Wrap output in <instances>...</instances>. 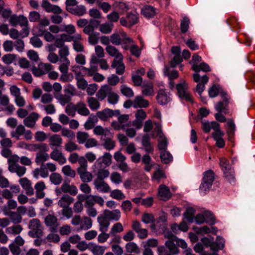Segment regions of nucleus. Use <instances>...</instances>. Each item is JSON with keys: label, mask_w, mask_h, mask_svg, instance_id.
I'll use <instances>...</instances> for the list:
<instances>
[{"label": "nucleus", "mask_w": 255, "mask_h": 255, "mask_svg": "<svg viewBox=\"0 0 255 255\" xmlns=\"http://www.w3.org/2000/svg\"><path fill=\"white\" fill-rule=\"evenodd\" d=\"M108 97V101L109 103L115 105L119 101L118 95L114 92L111 87L107 85L101 87L96 94V97L99 101H102Z\"/></svg>", "instance_id": "f257e3e1"}, {"label": "nucleus", "mask_w": 255, "mask_h": 255, "mask_svg": "<svg viewBox=\"0 0 255 255\" xmlns=\"http://www.w3.org/2000/svg\"><path fill=\"white\" fill-rule=\"evenodd\" d=\"M111 42L116 45H122V48L128 50L129 48V44L133 42V40L129 37L126 33L121 32L119 33H114L111 35Z\"/></svg>", "instance_id": "f03ea898"}, {"label": "nucleus", "mask_w": 255, "mask_h": 255, "mask_svg": "<svg viewBox=\"0 0 255 255\" xmlns=\"http://www.w3.org/2000/svg\"><path fill=\"white\" fill-rule=\"evenodd\" d=\"M220 165L225 178L230 184H234L236 182L234 170L230 165L229 160L225 157H222L220 159Z\"/></svg>", "instance_id": "7ed1b4c3"}, {"label": "nucleus", "mask_w": 255, "mask_h": 255, "mask_svg": "<svg viewBox=\"0 0 255 255\" xmlns=\"http://www.w3.org/2000/svg\"><path fill=\"white\" fill-rule=\"evenodd\" d=\"M165 245L168 249V252L172 254H178L179 253L178 247L185 250L187 248V244L186 242L177 237H174L172 240H168L166 241Z\"/></svg>", "instance_id": "20e7f679"}, {"label": "nucleus", "mask_w": 255, "mask_h": 255, "mask_svg": "<svg viewBox=\"0 0 255 255\" xmlns=\"http://www.w3.org/2000/svg\"><path fill=\"white\" fill-rule=\"evenodd\" d=\"M214 180V173L210 170L204 173L202 181L200 186V193L205 195L209 191Z\"/></svg>", "instance_id": "39448f33"}, {"label": "nucleus", "mask_w": 255, "mask_h": 255, "mask_svg": "<svg viewBox=\"0 0 255 255\" xmlns=\"http://www.w3.org/2000/svg\"><path fill=\"white\" fill-rule=\"evenodd\" d=\"M220 96L222 101L218 102L215 105V109L219 113H223L227 114L229 113V104L230 103V97L228 94L224 91L221 92Z\"/></svg>", "instance_id": "423d86ee"}, {"label": "nucleus", "mask_w": 255, "mask_h": 255, "mask_svg": "<svg viewBox=\"0 0 255 255\" xmlns=\"http://www.w3.org/2000/svg\"><path fill=\"white\" fill-rule=\"evenodd\" d=\"M194 221L198 225L206 223L209 225L215 223V218L213 214L210 211H206L203 213L198 214L194 217Z\"/></svg>", "instance_id": "0eeeda50"}, {"label": "nucleus", "mask_w": 255, "mask_h": 255, "mask_svg": "<svg viewBox=\"0 0 255 255\" xmlns=\"http://www.w3.org/2000/svg\"><path fill=\"white\" fill-rule=\"evenodd\" d=\"M112 163V155L109 152H106L103 156L99 157L92 166V169L106 168Z\"/></svg>", "instance_id": "6e6552de"}, {"label": "nucleus", "mask_w": 255, "mask_h": 255, "mask_svg": "<svg viewBox=\"0 0 255 255\" xmlns=\"http://www.w3.org/2000/svg\"><path fill=\"white\" fill-rule=\"evenodd\" d=\"M176 88L177 90L179 97L181 100H184L186 101L192 102V97L188 91V84L185 81L181 82L177 85Z\"/></svg>", "instance_id": "1a4fd4ad"}, {"label": "nucleus", "mask_w": 255, "mask_h": 255, "mask_svg": "<svg viewBox=\"0 0 255 255\" xmlns=\"http://www.w3.org/2000/svg\"><path fill=\"white\" fill-rule=\"evenodd\" d=\"M193 78L194 81L198 83L196 86V91L201 96L202 93L205 90V85L208 83L209 78L206 75L200 76L199 74L197 73H195L193 75Z\"/></svg>", "instance_id": "9d476101"}, {"label": "nucleus", "mask_w": 255, "mask_h": 255, "mask_svg": "<svg viewBox=\"0 0 255 255\" xmlns=\"http://www.w3.org/2000/svg\"><path fill=\"white\" fill-rule=\"evenodd\" d=\"M40 228V221L36 218L32 219L29 224V228L31 229L28 233L29 235L33 238L39 237L42 234Z\"/></svg>", "instance_id": "9b49d317"}, {"label": "nucleus", "mask_w": 255, "mask_h": 255, "mask_svg": "<svg viewBox=\"0 0 255 255\" xmlns=\"http://www.w3.org/2000/svg\"><path fill=\"white\" fill-rule=\"evenodd\" d=\"M9 22L13 26L19 25L21 26L27 27L28 24L27 17L23 15H11L9 19Z\"/></svg>", "instance_id": "f8f14e48"}, {"label": "nucleus", "mask_w": 255, "mask_h": 255, "mask_svg": "<svg viewBox=\"0 0 255 255\" xmlns=\"http://www.w3.org/2000/svg\"><path fill=\"white\" fill-rule=\"evenodd\" d=\"M57 195H59L62 192L69 193L71 195L75 196L78 193L77 187L74 185H70L67 183H64L60 188H57L55 190Z\"/></svg>", "instance_id": "ddd939ff"}, {"label": "nucleus", "mask_w": 255, "mask_h": 255, "mask_svg": "<svg viewBox=\"0 0 255 255\" xmlns=\"http://www.w3.org/2000/svg\"><path fill=\"white\" fill-rule=\"evenodd\" d=\"M137 21L138 16L136 13H129L126 18H121L120 23L123 26L129 27L136 23Z\"/></svg>", "instance_id": "4468645a"}, {"label": "nucleus", "mask_w": 255, "mask_h": 255, "mask_svg": "<svg viewBox=\"0 0 255 255\" xmlns=\"http://www.w3.org/2000/svg\"><path fill=\"white\" fill-rule=\"evenodd\" d=\"M45 225L49 227L50 230L53 232H57L59 224L57 218L53 215H48L44 220Z\"/></svg>", "instance_id": "2eb2a0df"}, {"label": "nucleus", "mask_w": 255, "mask_h": 255, "mask_svg": "<svg viewBox=\"0 0 255 255\" xmlns=\"http://www.w3.org/2000/svg\"><path fill=\"white\" fill-rule=\"evenodd\" d=\"M53 68V66L50 64L41 63L39 65V69L33 68L32 71L34 75L40 76L46 73H48Z\"/></svg>", "instance_id": "dca6fc26"}, {"label": "nucleus", "mask_w": 255, "mask_h": 255, "mask_svg": "<svg viewBox=\"0 0 255 255\" xmlns=\"http://www.w3.org/2000/svg\"><path fill=\"white\" fill-rule=\"evenodd\" d=\"M10 190L5 189L1 192V195L3 198L6 199H11L13 197L19 193L20 187L18 185H11L10 187Z\"/></svg>", "instance_id": "f3484780"}, {"label": "nucleus", "mask_w": 255, "mask_h": 255, "mask_svg": "<svg viewBox=\"0 0 255 255\" xmlns=\"http://www.w3.org/2000/svg\"><path fill=\"white\" fill-rule=\"evenodd\" d=\"M157 101L159 104L164 105L171 101L170 95L165 89H160L156 97Z\"/></svg>", "instance_id": "a211bd4d"}, {"label": "nucleus", "mask_w": 255, "mask_h": 255, "mask_svg": "<svg viewBox=\"0 0 255 255\" xmlns=\"http://www.w3.org/2000/svg\"><path fill=\"white\" fill-rule=\"evenodd\" d=\"M40 117L39 115L35 112L30 113L23 120V124L25 126L29 128H33L36 121L39 119Z\"/></svg>", "instance_id": "6ab92c4d"}, {"label": "nucleus", "mask_w": 255, "mask_h": 255, "mask_svg": "<svg viewBox=\"0 0 255 255\" xmlns=\"http://www.w3.org/2000/svg\"><path fill=\"white\" fill-rule=\"evenodd\" d=\"M59 163L60 165H63L66 162V158L62 153L61 151L54 148L50 153L49 158Z\"/></svg>", "instance_id": "aec40b11"}, {"label": "nucleus", "mask_w": 255, "mask_h": 255, "mask_svg": "<svg viewBox=\"0 0 255 255\" xmlns=\"http://www.w3.org/2000/svg\"><path fill=\"white\" fill-rule=\"evenodd\" d=\"M93 184L96 189L101 193H105L111 191L109 185L103 180L96 179L94 181Z\"/></svg>", "instance_id": "412c9836"}, {"label": "nucleus", "mask_w": 255, "mask_h": 255, "mask_svg": "<svg viewBox=\"0 0 255 255\" xmlns=\"http://www.w3.org/2000/svg\"><path fill=\"white\" fill-rule=\"evenodd\" d=\"M49 145L53 149L58 148L61 146L63 142L61 136L57 134L51 135L48 138Z\"/></svg>", "instance_id": "4be33fe9"}, {"label": "nucleus", "mask_w": 255, "mask_h": 255, "mask_svg": "<svg viewBox=\"0 0 255 255\" xmlns=\"http://www.w3.org/2000/svg\"><path fill=\"white\" fill-rule=\"evenodd\" d=\"M97 222L99 225V231L101 232H107L110 226V222L105 217L103 214L99 215L97 218Z\"/></svg>", "instance_id": "5701e85b"}, {"label": "nucleus", "mask_w": 255, "mask_h": 255, "mask_svg": "<svg viewBox=\"0 0 255 255\" xmlns=\"http://www.w3.org/2000/svg\"><path fill=\"white\" fill-rule=\"evenodd\" d=\"M103 214L109 221L113 220L117 221H118L121 217V212L118 209L112 211L105 210L104 211Z\"/></svg>", "instance_id": "b1692460"}, {"label": "nucleus", "mask_w": 255, "mask_h": 255, "mask_svg": "<svg viewBox=\"0 0 255 255\" xmlns=\"http://www.w3.org/2000/svg\"><path fill=\"white\" fill-rule=\"evenodd\" d=\"M19 182L23 189L25 190L27 195L29 196L33 195L34 191L31 186V182L29 180L26 178H22L19 180Z\"/></svg>", "instance_id": "393cba45"}, {"label": "nucleus", "mask_w": 255, "mask_h": 255, "mask_svg": "<svg viewBox=\"0 0 255 255\" xmlns=\"http://www.w3.org/2000/svg\"><path fill=\"white\" fill-rule=\"evenodd\" d=\"M47 151L39 150L36 154L35 161L37 165H43V163L49 159V155L47 153Z\"/></svg>", "instance_id": "a878e982"}, {"label": "nucleus", "mask_w": 255, "mask_h": 255, "mask_svg": "<svg viewBox=\"0 0 255 255\" xmlns=\"http://www.w3.org/2000/svg\"><path fill=\"white\" fill-rule=\"evenodd\" d=\"M74 199L67 195H63L59 200L57 204L61 208L69 207V206L74 202Z\"/></svg>", "instance_id": "bb28decb"}, {"label": "nucleus", "mask_w": 255, "mask_h": 255, "mask_svg": "<svg viewBox=\"0 0 255 255\" xmlns=\"http://www.w3.org/2000/svg\"><path fill=\"white\" fill-rule=\"evenodd\" d=\"M32 173L33 177L36 179H39L40 176L44 178L47 177L49 175V172L47 169L45 167L44 165H41L40 168H35Z\"/></svg>", "instance_id": "cd10ccee"}, {"label": "nucleus", "mask_w": 255, "mask_h": 255, "mask_svg": "<svg viewBox=\"0 0 255 255\" xmlns=\"http://www.w3.org/2000/svg\"><path fill=\"white\" fill-rule=\"evenodd\" d=\"M158 196L164 200L169 199L171 196L169 188L165 185H160L158 188Z\"/></svg>", "instance_id": "c85d7f7f"}, {"label": "nucleus", "mask_w": 255, "mask_h": 255, "mask_svg": "<svg viewBox=\"0 0 255 255\" xmlns=\"http://www.w3.org/2000/svg\"><path fill=\"white\" fill-rule=\"evenodd\" d=\"M27 150L31 151H37L39 150L48 151L49 147L48 145L45 143H28Z\"/></svg>", "instance_id": "c756f323"}, {"label": "nucleus", "mask_w": 255, "mask_h": 255, "mask_svg": "<svg viewBox=\"0 0 255 255\" xmlns=\"http://www.w3.org/2000/svg\"><path fill=\"white\" fill-rule=\"evenodd\" d=\"M123 59L114 60L111 65V67L116 68V73L118 75L124 74L125 70V66L123 63Z\"/></svg>", "instance_id": "7c9ffc66"}, {"label": "nucleus", "mask_w": 255, "mask_h": 255, "mask_svg": "<svg viewBox=\"0 0 255 255\" xmlns=\"http://www.w3.org/2000/svg\"><path fill=\"white\" fill-rule=\"evenodd\" d=\"M106 247L97 245L94 243H90V251L94 255H103Z\"/></svg>", "instance_id": "2f4dec72"}, {"label": "nucleus", "mask_w": 255, "mask_h": 255, "mask_svg": "<svg viewBox=\"0 0 255 255\" xmlns=\"http://www.w3.org/2000/svg\"><path fill=\"white\" fill-rule=\"evenodd\" d=\"M202 129L205 133H209L211 129H217L219 127V124L215 121L209 122L208 121L202 122Z\"/></svg>", "instance_id": "473e14b6"}, {"label": "nucleus", "mask_w": 255, "mask_h": 255, "mask_svg": "<svg viewBox=\"0 0 255 255\" xmlns=\"http://www.w3.org/2000/svg\"><path fill=\"white\" fill-rule=\"evenodd\" d=\"M149 106V102L147 100L144 99L142 97L137 96L133 100L134 108H146Z\"/></svg>", "instance_id": "72a5a7b5"}, {"label": "nucleus", "mask_w": 255, "mask_h": 255, "mask_svg": "<svg viewBox=\"0 0 255 255\" xmlns=\"http://www.w3.org/2000/svg\"><path fill=\"white\" fill-rule=\"evenodd\" d=\"M107 53L111 56L115 57L114 60L123 59V56L121 53L114 46L108 45L106 48Z\"/></svg>", "instance_id": "f704fd0d"}, {"label": "nucleus", "mask_w": 255, "mask_h": 255, "mask_svg": "<svg viewBox=\"0 0 255 255\" xmlns=\"http://www.w3.org/2000/svg\"><path fill=\"white\" fill-rule=\"evenodd\" d=\"M36 191V196L38 198H43L45 196L44 190L46 189V186L43 181L37 182L34 186Z\"/></svg>", "instance_id": "c9c22d12"}, {"label": "nucleus", "mask_w": 255, "mask_h": 255, "mask_svg": "<svg viewBox=\"0 0 255 255\" xmlns=\"http://www.w3.org/2000/svg\"><path fill=\"white\" fill-rule=\"evenodd\" d=\"M77 112L78 114L82 116H88L90 115V112L87 107L86 105L82 102H78L76 104Z\"/></svg>", "instance_id": "e433bc0d"}, {"label": "nucleus", "mask_w": 255, "mask_h": 255, "mask_svg": "<svg viewBox=\"0 0 255 255\" xmlns=\"http://www.w3.org/2000/svg\"><path fill=\"white\" fill-rule=\"evenodd\" d=\"M99 100L97 98H95L93 97H90L87 98V102L89 107L92 111H95L100 109V103Z\"/></svg>", "instance_id": "4c0bfd02"}, {"label": "nucleus", "mask_w": 255, "mask_h": 255, "mask_svg": "<svg viewBox=\"0 0 255 255\" xmlns=\"http://www.w3.org/2000/svg\"><path fill=\"white\" fill-rule=\"evenodd\" d=\"M225 241L223 238L217 236L216 241H214V245L211 247V250L217 252L219 250H223L225 247Z\"/></svg>", "instance_id": "58836bf2"}, {"label": "nucleus", "mask_w": 255, "mask_h": 255, "mask_svg": "<svg viewBox=\"0 0 255 255\" xmlns=\"http://www.w3.org/2000/svg\"><path fill=\"white\" fill-rule=\"evenodd\" d=\"M69 9L70 10L68 12L78 16H82L86 12V7L83 5L76 4L73 8Z\"/></svg>", "instance_id": "ea45409f"}, {"label": "nucleus", "mask_w": 255, "mask_h": 255, "mask_svg": "<svg viewBox=\"0 0 255 255\" xmlns=\"http://www.w3.org/2000/svg\"><path fill=\"white\" fill-rule=\"evenodd\" d=\"M141 143L146 152L150 153L153 151V148L150 142V138L148 135L145 134L143 136Z\"/></svg>", "instance_id": "a19ab883"}, {"label": "nucleus", "mask_w": 255, "mask_h": 255, "mask_svg": "<svg viewBox=\"0 0 255 255\" xmlns=\"http://www.w3.org/2000/svg\"><path fill=\"white\" fill-rule=\"evenodd\" d=\"M192 69L195 73H199L200 71L204 72H209L211 71L209 66L206 63L202 62L200 64H192Z\"/></svg>", "instance_id": "79ce46f5"}, {"label": "nucleus", "mask_w": 255, "mask_h": 255, "mask_svg": "<svg viewBox=\"0 0 255 255\" xmlns=\"http://www.w3.org/2000/svg\"><path fill=\"white\" fill-rule=\"evenodd\" d=\"M126 251L129 253L128 254L140 253V249L138 246L134 242H128L126 245Z\"/></svg>", "instance_id": "37998d69"}, {"label": "nucleus", "mask_w": 255, "mask_h": 255, "mask_svg": "<svg viewBox=\"0 0 255 255\" xmlns=\"http://www.w3.org/2000/svg\"><path fill=\"white\" fill-rule=\"evenodd\" d=\"M195 210L191 207L187 208L185 212L184 213V216L189 223H192L194 222V214Z\"/></svg>", "instance_id": "c03bdc74"}, {"label": "nucleus", "mask_w": 255, "mask_h": 255, "mask_svg": "<svg viewBox=\"0 0 255 255\" xmlns=\"http://www.w3.org/2000/svg\"><path fill=\"white\" fill-rule=\"evenodd\" d=\"M92 219L87 216H83L82 218L80 228L84 230H87L92 227Z\"/></svg>", "instance_id": "a18cd8bd"}, {"label": "nucleus", "mask_w": 255, "mask_h": 255, "mask_svg": "<svg viewBox=\"0 0 255 255\" xmlns=\"http://www.w3.org/2000/svg\"><path fill=\"white\" fill-rule=\"evenodd\" d=\"M112 110L107 108L102 111L98 112L97 113V117L101 120L105 121L107 119L112 117Z\"/></svg>", "instance_id": "49530a36"}, {"label": "nucleus", "mask_w": 255, "mask_h": 255, "mask_svg": "<svg viewBox=\"0 0 255 255\" xmlns=\"http://www.w3.org/2000/svg\"><path fill=\"white\" fill-rule=\"evenodd\" d=\"M58 214L59 215H61V218L62 219H69L72 217L73 211L71 208L66 207L63 208V209L58 211Z\"/></svg>", "instance_id": "de8ad7c7"}, {"label": "nucleus", "mask_w": 255, "mask_h": 255, "mask_svg": "<svg viewBox=\"0 0 255 255\" xmlns=\"http://www.w3.org/2000/svg\"><path fill=\"white\" fill-rule=\"evenodd\" d=\"M75 78L77 80V86L79 89L84 90L88 85V83L81 75L80 73L75 74Z\"/></svg>", "instance_id": "09e8293b"}, {"label": "nucleus", "mask_w": 255, "mask_h": 255, "mask_svg": "<svg viewBox=\"0 0 255 255\" xmlns=\"http://www.w3.org/2000/svg\"><path fill=\"white\" fill-rule=\"evenodd\" d=\"M25 128L24 126L19 125L16 128L15 131L11 132V135L12 137H15L17 140H19L21 135L25 132Z\"/></svg>", "instance_id": "8fccbe9b"}, {"label": "nucleus", "mask_w": 255, "mask_h": 255, "mask_svg": "<svg viewBox=\"0 0 255 255\" xmlns=\"http://www.w3.org/2000/svg\"><path fill=\"white\" fill-rule=\"evenodd\" d=\"M160 158L162 162L164 164H168L173 160L172 155L166 150H163L161 152Z\"/></svg>", "instance_id": "3c124183"}, {"label": "nucleus", "mask_w": 255, "mask_h": 255, "mask_svg": "<svg viewBox=\"0 0 255 255\" xmlns=\"http://www.w3.org/2000/svg\"><path fill=\"white\" fill-rule=\"evenodd\" d=\"M105 168H100L99 169H93L94 172H97V178L104 180V179L109 176L110 172L108 170L105 169Z\"/></svg>", "instance_id": "603ef678"}, {"label": "nucleus", "mask_w": 255, "mask_h": 255, "mask_svg": "<svg viewBox=\"0 0 255 255\" xmlns=\"http://www.w3.org/2000/svg\"><path fill=\"white\" fill-rule=\"evenodd\" d=\"M77 173L83 182H89L92 180V174L90 172L87 171V170H82L77 172Z\"/></svg>", "instance_id": "864d4df0"}, {"label": "nucleus", "mask_w": 255, "mask_h": 255, "mask_svg": "<svg viewBox=\"0 0 255 255\" xmlns=\"http://www.w3.org/2000/svg\"><path fill=\"white\" fill-rule=\"evenodd\" d=\"M170 68L166 66H165L163 70V73L165 76L168 77L169 80H174L178 77V73L177 71L172 70L170 71Z\"/></svg>", "instance_id": "5fc2aeb1"}, {"label": "nucleus", "mask_w": 255, "mask_h": 255, "mask_svg": "<svg viewBox=\"0 0 255 255\" xmlns=\"http://www.w3.org/2000/svg\"><path fill=\"white\" fill-rule=\"evenodd\" d=\"M142 93L145 96H152L154 94L152 84L149 83L142 86Z\"/></svg>", "instance_id": "6e6d98bb"}, {"label": "nucleus", "mask_w": 255, "mask_h": 255, "mask_svg": "<svg viewBox=\"0 0 255 255\" xmlns=\"http://www.w3.org/2000/svg\"><path fill=\"white\" fill-rule=\"evenodd\" d=\"M49 179L50 182L55 185H60L62 181V176L57 172L52 173L49 176Z\"/></svg>", "instance_id": "4d7b16f0"}, {"label": "nucleus", "mask_w": 255, "mask_h": 255, "mask_svg": "<svg viewBox=\"0 0 255 255\" xmlns=\"http://www.w3.org/2000/svg\"><path fill=\"white\" fill-rule=\"evenodd\" d=\"M23 228L19 225H13L6 229V232L8 234L16 235L20 234Z\"/></svg>", "instance_id": "13d9d810"}, {"label": "nucleus", "mask_w": 255, "mask_h": 255, "mask_svg": "<svg viewBox=\"0 0 255 255\" xmlns=\"http://www.w3.org/2000/svg\"><path fill=\"white\" fill-rule=\"evenodd\" d=\"M142 14L146 17L150 18L155 14V9L151 6L146 5L142 10Z\"/></svg>", "instance_id": "bf43d9fd"}, {"label": "nucleus", "mask_w": 255, "mask_h": 255, "mask_svg": "<svg viewBox=\"0 0 255 255\" xmlns=\"http://www.w3.org/2000/svg\"><path fill=\"white\" fill-rule=\"evenodd\" d=\"M61 171L63 174L67 177L74 178L76 175L75 171L69 165L63 166Z\"/></svg>", "instance_id": "052dcab7"}, {"label": "nucleus", "mask_w": 255, "mask_h": 255, "mask_svg": "<svg viewBox=\"0 0 255 255\" xmlns=\"http://www.w3.org/2000/svg\"><path fill=\"white\" fill-rule=\"evenodd\" d=\"M93 131L96 135H104L105 137L108 136L110 134V131L108 129L104 128L100 126L95 127Z\"/></svg>", "instance_id": "680f3d73"}, {"label": "nucleus", "mask_w": 255, "mask_h": 255, "mask_svg": "<svg viewBox=\"0 0 255 255\" xmlns=\"http://www.w3.org/2000/svg\"><path fill=\"white\" fill-rule=\"evenodd\" d=\"M113 24L112 23L106 22L100 25L99 30L103 33H110L113 29Z\"/></svg>", "instance_id": "e2e57ef3"}, {"label": "nucleus", "mask_w": 255, "mask_h": 255, "mask_svg": "<svg viewBox=\"0 0 255 255\" xmlns=\"http://www.w3.org/2000/svg\"><path fill=\"white\" fill-rule=\"evenodd\" d=\"M77 141L79 144H83L89 137V135L87 132L84 131H78L77 133Z\"/></svg>", "instance_id": "0e129e2a"}, {"label": "nucleus", "mask_w": 255, "mask_h": 255, "mask_svg": "<svg viewBox=\"0 0 255 255\" xmlns=\"http://www.w3.org/2000/svg\"><path fill=\"white\" fill-rule=\"evenodd\" d=\"M59 55L60 56L59 61L65 60V59H68L67 57L69 55V48L66 45L59 48L58 52Z\"/></svg>", "instance_id": "69168bd1"}, {"label": "nucleus", "mask_w": 255, "mask_h": 255, "mask_svg": "<svg viewBox=\"0 0 255 255\" xmlns=\"http://www.w3.org/2000/svg\"><path fill=\"white\" fill-rule=\"evenodd\" d=\"M190 23L189 18L187 17H184L181 20L180 29L182 33H185L187 31Z\"/></svg>", "instance_id": "338daca9"}, {"label": "nucleus", "mask_w": 255, "mask_h": 255, "mask_svg": "<svg viewBox=\"0 0 255 255\" xmlns=\"http://www.w3.org/2000/svg\"><path fill=\"white\" fill-rule=\"evenodd\" d=\"M77 112L76 104L70 103L67 105L65 108V112L69 116L72 117H74Z\"/></svg>", "instance_id": "774afa93"}]
</instances>
